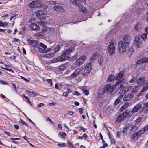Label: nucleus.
Returning a JSON list of instances; mask_svg holds the SVG:
<instances>
[{"instance_id":"1","label":"nucleus","mask_w":148,"mask_h":148,"mask_svg":"<svg viewBox=\"0 0 148 148\" xmlns=\"http://www.w3.org/2000/svg\"><path fill=\"white\" fill-rule=\"evenodd\" d=\"M119 90H121L118 93L119 97L115 101L114 104L115 105H117L121 102L122 97L125 95L126 92V90L123 88V86L122 84H120V87Z\"/></svg>"},{"instance_id":"2","label":"nucleus","mask_w":148,"mask_h":148,"mask_svg":"<svg viewBox=\"0 0 148 148\" xmlns=\"http://www.w3.org/2000/svg\"><path fill=\"white\" fill-rule=\"evenodd\" d=\"M72 51L71 49L68 48L63 51L61 55L58 57V60L60 62H62L65 60L68 57V55Z\"/></svg>"},{"instance_id":"3","label":"nucleus","mask_w":148,"mask_h":148,"mask_svg":"<svg viewBox=\"0 0 148 148\" xmlns=\"http://www.w3.org/2000/svg\"><path fill=\"white\" fill-rule=\"evenodd\" d=\"M118 50L120 53L125 52L126 50V45L125 43L121 41L118 42Z\"/></svg>"},{"instance_id":"4","label":"nucleus","mask_w":148,"mask_h":148,"mask_svg":"<svg viewBox=\"0 0 148 148\" xmlns=\"http://www.w3.org/2000/svg\"><path fill=\"white\" fill-rule=\"evenodd\" d=\"M92 66V63H89L86 64L83 69L82 71L83 73L85 76L88 75L91 71Z\"/></svg>"},{"instance_id":"5","label":"nucleus","mask_w":148,"mask_h":148,"mask_svg":"<svg viewBox=\"0 0 148 148\" xmlns=\"http://www.w3.org/2000/svg\"><path fill=\"white\" fill-rule=\"evenodd\" d=\"M34 18H32L30 21L28 23V25L34 31H38L39 30V26L34 23H32V21Z\"/></svg>"},{"instance_id":"6","label":"nucleus","mask_w":148,"mask_h":148,"mask_svg":"<svg viewBox=\"0 0 148 148\" xmlns=\"http://www.w3.org/2000/svg\"><path fill=\"white\" fill-rule=\"evenodd\" d=\"M107 49L108 52L110 55H112L114 54L115 52V47L112 41L109 43Z\"/></svg>"},{"instance_id":"7","label":"nucleus","mask_w":148,"mask_h":148,"mask_svg":"<svg viewBox=\"0 0 148 148\" xmlns=\"http://www.w3.org/2000/svg\"><path fill=\"white\" fill-rule=\"evenodd\" d=\"M42 2L39 0L34 1L31 2L29 6L31 8H38L41 5Z\"/></svg>"},{"instance_id":"8","label":"nucleus","mask_w":148,"mask_h":148,"mask_svg":"<svg viewBox=\"0 0 148 148\" xmlns=\"http://www.w3.org/2000/svg\"><path fill=\"white\" fill-rule=\"evenodd\" d=\"M105 88L107 90V93H110L114 91L115 87V85H112L110 84H107L105 86Z\"/></svg>"},{"instance_id":"9","label":"nucleus","mask_w":148,"mask_h":148,"mask_svg":"<svg viewBox=\"0 0 148 148\" xmlns=\"http://www.w3.org/2000/svg\"><path fill=\"white\" fill-rule=\"evenodd\" d=\"M142 42L140 38V36L139 35L136 36L135 38L134 44L138 48L140 47L141 45Z\"/></svg>"},{"instance_id":"10","label":"nucleus","mask_w":148,"mask_h":148,"mask_svg":"<svg viewBox=\"0 0 148 148\" xmlns=\"http://www.w3.org/2000/svg\"><path fill=\"white\" fill-rule=\"evenodd\" d=\"M36 14L38 18L40 19H44L45 18V14L42 10H38Z\"/></svg>"},{"instance_id":"11","label":"nucleus","mask_w":148,"mask_h":148,"mask_svg":"<svg viewBox=\"0 0 148 148\" xmlns=\"http://www.w3.org/2000/svg\"><path fill=\"white\" fill-rule=\"evenodd\" d=\"M142 106L141 104L140 103H139L137 104L136 105L132 108V112L133 114L136 112H137L138 110L142 108Z\"/></svg>"},{"instance_id":"12","label":"nucleus","mask_w":148,"mask_h":148,"mask_svg":"<svg viewBox=\"0 0 148 148\" xmlns=\"http://www.w3.org/2000/svg\"><path fill=\"white\" fill-rule=\"evenodd\" d=\"M122 114L124 118H125L126 117H130L133 114V113L131 111H129L128 110H126Z\"/></svg>"},{"instance_id":"13","label":"nucleus","mask_w":148,"mask_h":148,"mask_svg":"<svg viewBox=\"0 0 148 148\" xmlns=\"http://www.w3.org/2000/svg\"><path fill=\"white\" fill-rule=\"evenodd\" d=\"M133 97V95L131 94H129L125 95L123 98L124 101L130 100Z\"/></svg>"},{"instance_id":"14","label":"nucleus","mask_w":148,"mask_h":148,"mask_svg":"<svg viewBox=\"0 0 148 148\" xmlns=\"http://www.w3.org/2000/svg\"><path fill=\"white\" fill-rule=\"evenodd\" d=\"M28 42L29 44L31 45L33 47H37L38 42L30 39H28Z\"/></svg>"},{"instance_id":"15","label":"nucleus","mask_w":148,"mask_h":148,"mask_svg":"<svg viewBox=\"0 0 148 148\" xmlns=\"http://www.w3.org/2000/svg\"><path fill=\"white\" fill-rule=\"evenodd\" d=\"M145 81L144 77L139 78L137 80V83L138 86H141L143 85L145 82Z\"/></svg>"},{"instance_id":"16","label":"nucleus","mask_w":148,"mask_h":148,"mask_svg":"<svg viewBox=\"0 0 148 148\" xmlns=\"http://www.w3.org/2000/svg\"><path fill=\"white\" fill-rule=\"evenodd\" d=\"M130 39L131 37L130 35L128 34L125 35L123 38V41L125 42L127 45H128L129 43Z\"/></svg>"},{"instance_id":"17","label":"nucleus","mask_w":148,"mask_h":148,"mask_svg":"<svg viewBox=\"0 0 148 148\" xmlns=\"http://www.w3.org/2000/svg\"><path fill=\"white\" fill-rule=\"evenodd\" d=\"M142 24L141 23L138 22L134 26L135 30L136 31H139L142 29Z\"/></svg>"},{"instance_id":"18","label":"nucleus","mask_w":148,"mask_h":148,"mask_svg":"<svg viewBox=\"0 0 148 148\" xmlns=\"http://www.w3.org/2000/svg\"><path fill=\"white\" fill-rule=\"evenodd\" d=\"M81 3H80L79 4H78L77 6L78 7V9L79 11H81L84 13H85L86 12V9L84 6L80 5Z\"/></svg>"},{"instance_id":"19","label":"nucleus","mask_w":148,"mask_h":148,"mask_svg":"<svg viewBox=\"0 0 148 148\" xmlns=\"http://www.w3.org/2000/svg\"><path fill=\"white\" fill-rule=\"evenodd\" d=\"M54 9L56 11L60 12L64 11V9L61 6L56 5L54 6Z\"/></svg>"},{"instance_id":"20","label":"nucleus","mask_w":148,"mask_h":148,"mask_svg":"<svg viewBox=\"0 0 148 148\" xmlns=\"http://www.w3.org/2000/svg\"><path fill=\"white\" fill-rule=\"evenodd\" d=\"M79 73L76 71H75L74 72L72 73L70 76V79H72L74 78V77H77Z\"/></svg>"},{"instance_id":"21","label":"nucleus","mask_w":148,"mask_h":148,"mask_svg":"<svg viewBox=\"0 0 148 148\" xmlns=\"http://www.w3.org/2000/svg\"><path fill=\"white\" fill-rule=\"evenodd\" d=\"M125 118L122 114L119 115L117 117L116 121L118 123H120L122 120L125 119Z\"/></svg>"},{"instance_id":"22","label":"nucleus","mask_w":148,"mask_h":148,"mask_svg":"<svg viewBox=\"0 0 148 148\" xmlns=\"http://www.w3.org/2000/svg\"><path fill=\"white\" fill-rule=\"evenodd\" d=\"M26 92L27 93L29 94V96L31 97H35L38 95L37 93L28 90L26 91Z\"/></svg>"},{"instance_id":"23","label":"nucleus","mask_w":148,"mask_h":148,"mask_svg":"<svg viewBox=\"0 0 148 148\" xmlns=\"http://www.w3.org/2000/svg\"><path fill=\"white\" fill-rule=\"evenodd\" d=\"M123 76V73L120 72L115 77V79L117 80H120Z\"/></svg>"},{"instance_id":"24","label":"nucleus","mask_w":148,"mask_h":148,"mask_svg":"<svg viewBox=\"0 0 148 148\" xmlns=\"http://www.w3.org/2000/svg\"><path fill=\"white\" fill-rule=\"evenodd\" d=\"M129 105V103L127 102L125 103L123 105V106L121 107L120 110L121 111H123Z\"/></svg>"},{"instance_id":"25","label":"nucleus","mask_w":148,"mask_h":148,"mask_svg":"<svg viewBox=\"0 0 148 148\" xmlns=\"http://www.w3.org/2000/svg\"><path fill=\"white\" fill-rule=\"evenodd\" d=\"M133 48L131 47L128 48L127 53L129 56H131L133 52Z\"/></svg>"},{"instance_id":"26","label":"nucleus","mask_w":148,"mask_h":148,"mask_svg":"<svg viewBox=\"0 0 148 148\" xmlns=\"http://www.w3.org/2000/svg\"><path fill=\"white\" fill-rule=\"evenodd\" d=\"M70 1L72 3L77 6L82 3V1L80 0H70Z\"/></svg>"},{"instance_id":"27","label":"nucleus","mask_w":148,"mask_h":148,"mask_svg":"<svg viewBox=\"0 0 148 148\" xmlns=\"http://www.w3.org/2000/svg\"><path fill=\"white\" fill-rule=\"evenodd\" d=\"M132 140H134L135 139H137L140 137L137 132L132 134Z\"/></svg>"},{"instance_id":"28","label":"nucleus","mask_w":148,"mask_h":148,"mask_svg":"<svg viewBox=\"0 0 148 148\" xmlns=\"http://www.w3.org/2000/svg\"><path fill=\"white\" fill-rule=\"evenodd\" d=\"M59 136L61 138L64 139L65 138V137L67 136V134L65 132H62L59 133Z\"/></svg>"},{"instance_id":"29","label":"nucleus","mask_w":148,"mask_h":148,"mask_svg":"<svg viewBox=\"0 0 148 148\" xmlns=\"http://www.w3.org/2000/svg\"><path fill=\"white\" fill-rule=\"evenodd\" d=\"M84 62L80 58H78L77 60L75 62V64L77 65H81Z\"/></svg>"},{"instance_id":"30","label":"nucleus","mask_w":148,"mask_h":148,"mask_svg":"<svg viewBox=\"0 0 148 148\" xmlns=\"http://www.w3.org/2000/svg\"><path fill=\"white\" fill-rule=\"evenodd\" d=\"M67 143L68 146L70 148H76L69 140L67 141Z\"/></svg>"},{"instance_id":"31","label":"nucleus","mask_w":148,"mask_h":148,"mask_svg":"<svg viewBox=\"0 0 148 148\" xmlns=\"http://www.w3.org/2000/svg\"><path fill=\"white\" fill-rule=\"evenodd\" d=\"M66 68V64H63L60 65L59 67V70L60 71H63Z\"/></svg>"},{"instance_id":"32","label":"nucleus","mask_w":148,"mask_h":148,"mask_svg":"<svg viewBox=\"0 0 148 148\" xmlns=\"http://www.w3.org/2000/svg\"><path fill=\"white\" fill-rule=\"evenodd\" d=\"M147 107H145V105H144V106L142 107L141 109L140 110V112H142L143 111H144V113H147L148 111Z\"/></svg>"},{"instance_id":"33","label":"nucleus","mask_w":148,"mask_h":148,"mask_svg":"<svg viewBox=\"0 0 148 148\" xmlns=\"http://www.w3.org/2000/svg\"><path fill=\"white\" fill-rule=\"evenodd\" d=\"M7 25L8 23L6 22L3 23L2 21H0V26L5 27Z\"/></svg>"},{"instance_id":"34","label":"nucleus","mask_w":148,"mask_h":148,"mask_svg":"<svg viewBox=\"0 0 148 148\" xmlns=\"http://www.w3.org/2000/svg\"><path fill=\"white\" fill-rule=\"evenodd\" d=\"M35 36L37 38L40 39L42 37V35L40 33H38L35 34Z\"/></svg>"},{"instance_id":"35","label":"nucleus","mask_w":148,"mask_h":148,"mask_svg":"<svg viewBox=\"0 0 148 148\" xmlns=\"http://www.w3.org/2000/svg\"><path fill=\"white\" fill-rule=\"evenodd\" d=\"M103 61V57L100 56V59H99L98 60V62L100 65H101Z\"/></svg>"},{"instance_id":"36","label":"nucleus","mask_w":148,"mask_h":148,"mask_svg":"<svg viewBox=\"0 0 148 148\" xmlns=\"http://www.w3.org/2000/svg\"><path fill=\"white\" fill-rule=\"evenodd\" d=\"M137 132L140 137L143 134H144L145 132L143 130L141 129Z\"/></svg>"},{"instance_id":"37","label":"nucleus","mask_w":148,"mask_h":148,"mask_svg":"<svg viewBox=\"0 0 148 148\" xmlns=\"http://www.w3.org/2000/svg\"><path fill=\"white\" fill-rule=\"evenodd\" d=\"M82 90L83 92L84 93L85 95H87L89 94V91L87 89H84L83 87H82Z\"/></svg>"},{"instance_id":"38","label":"nucleus","mask_w":148,"mask_h":148,"mask_svg":"<svg viewBox=\"0 0 148 148\" xmlns=\"http://www.w3.org/2000/svg\"><path fill=\"white\" fill-rule=\"evenodd\" d=\"M122 81L121 80H118V81L115 83V85H114L115 86V87H116V86H117L120 84H120H122L123 85V88L124 89V86H123V84H120L121 83H122ZM120 87V86L119 87ZM124 89L125 90V89Z\"/></svg>"},{"instance_id":"39","label":"nucleus","mask_w":148,"mask_h":148,"mask_svg":"<svg viewBox=\"0 0 148 148\" xmlns=\"http://www.w3.org/2000/svg\"><path fill=\"white\" fill-rule=\"evenodd\" d=\"M147 33H145L141 35V37L142 38L143 40L146 39L147 38Z\"/></svg>"},{"instance_id":"40","label":"nucleus","mask_w":148,"mask_h":148,"mask_svg":"<svg viewBox=\"0 0 148 148\" xmlns=\"http://www.w3.org/2000/svg\"><path fill=\"white\" fill-rule=\"evenodd\" d=\"M58 145L60 147H66V143H64L58 144Z\"/></svg>"},{"instance_id":"41","label":"nucleus","mask_w":148,"mask_h":148,"mask_svg":"<svg viewBox=\"0 0 148 148\" xmlns=\"http://www.w3.org/2000/svg\"><path fill=\"white\" fill-rule=\"evenodd\" d=\"M141 118L140 117H139L135 120V123L136 124L138 123L141 121Z\"/></svg>"},{"instance_id":"42","label":"nucleus","mask_w":148,"mask_h":148,"mask_svg":"<svg viewBox=\"0 0 148 148\" xmlns=\"http://www.w3.org/2000/svg\"><path fill=\"white\" fill-rule=\"evenodd\" d=\"M39 24H40L42 26H45V25L46 24V22L43 21H39Z\"/></svg>"},{"instance_id":"43","label":"nucleus","mask_w":148,"mask_h":148,"mask_svg":"<svg viewBox=\"0 0 148 148\" xmlns=\"http://www.w3.org/2000/svg\"><path fill=\"white\" fill-rule=\"evenodd\" d=\"M142 63H143V61L142 59V58L139 59L137 61V64H141Z\"/></svg>"},{"instance_id":"44","label":"nucleus","mask_w":148,"mask_h":148,"mask_svg":"<svg viewBox=\"0 0 148 148\" xmlns=\"http://www.w3.org/2000/svg\"><path fill=\"white\" fill-rule=\"evenodd\" d=\"M97 55V53H95L92 55L90 58V60H92L95 59L96 58Z\"/></svg>"},{"instance_id":"45","label":"nucleus","mask_w":148,"mask_h":148,"mask_svg":"<svg viewBox=\"0 0 148 148\" xmlns=\"http://www.w3.org/2000/svg\"><path fill=\"white\" fill-rule=\"evenodd\" d=\"M142 59L143 61V62L146 63L148 62V58L145 57L142 58Z\"/></svg>"},{"instance_id":"46","label":"nucleus","mask_w":148,"mask_h":148,"mask_svg":"<svg viewBox=\"0 0 148 148\" xmlns=\"http://www.w3.org/2000/svg\"><path fill=\"white\" fill-rule=\"evenodd\" d=\"M60 49V47L59 45H57L56 47L54 48V51L55 52L58 51Z\"/></svg>"},{"instance_id":"47","label":"nucleus","mask_w":148,"mask_h":148,"mask_svg":"<svg viewBox=\"0 0 148 148\" xmlns=\"http://www.w3.org/2000/svg\"><path fill=\"white\" fill-rule=\"evenodd\" d=\"M128 126H126V127H125L123 128V129L122 130V133L123 134H125L126 132L127 131V130L128 129Z\"/></svg>"},{"instance_id":"48","label":"nucleus","mask_w":148,"mask_h":148,"mask_svg":"<svg viewBox=\"0 0 148 148\" xmlns=\"http://www.w3.org/2000/svg\"><path fill=\"white\" fill-rule=\"evenodd\" d=\"M19 122L20 123H22L23 125H25L26 126H27V124L26 123V122L24 121L23 119H21L19 121Z\"/></svg>"},{"instance_id":"49","label":"nucleus","mask_w":148,"mask_h":148,"mask_svg":"<svg viewBox=\"0 0 148 148\" xmlns=\"http://www.w3.org/2000/svg\"><path fill=\"white\" fill-rule=\"evenodd\" d=\"M46 81L51 86H52V80L50 79H46Z\"/></svg>"},{"instance_id":"50","label":"nucleus","mask_w":148,"mask_h":148,"mask_svg":"<svg viewBox=\"0 0 148 148\" xmlns=\"http://www.w3.org/2000/svg\"><path fill=\"white\" fill-rule=\"evenodd\" d=\"M1 68L3 69H5L6 70H7L8 71H11L12 72H14V71L11 69H9V68H3V67H1Z\"/></svg>"},{"instance_id":"51","label":"nucleus","mask_w":148,"mask_h":148,"mask_svg":"<svg viewBox=\"0 0 148 148\" xmlns=\"http://www.w3.org/2000/svg\"><path fill=\"white\" fill-rule=\"evenodd\" d=\"M40 45L41 47L44 48V49L46 48L47 47L46 45L42 43H40Z\"/></svg>"},{"instance_id":"52","label":"nucleus","mask_w":148,"mask_h":148,"mask_svg":"<svg viewBox=\"0 0 148 148\" xmlns=\"http://www.w3.org/2000/svg\"><path fill=\"white\" fill-rule=\"evenodd\" d=\"M82 137L85 140H86L88 138V136L86 134H84L82 136Z\"/></svg>"},{"instance_id":"53","label":"nucleus","mask_w":148,"mask_h":148,"mask_svg":"<svg viewBox=\"0 0 148 148\" xmlns=\"http://www.w3.org/2000/svg\"><path fill=\"white\" fill-rule=\"evenodd\" d=\"M49 4L51 5H54L56 4V2L55 1H49L48 2Z\"/></svg>"},{"instance_id":"54","label":"nucleus","mask_w":148,"mask_h":148,"mask_svg":"<svg viewBox=\"0 0 148 148\" xmlns=\"http://www.w3.org/2000/svg\"><path fill=\"white\" fill-rule=\"evenodd\" d=\"M101 90H99L100 92L104 94L106 92H107V90L105 88V86L103 88V90H102L101 91Z\"/></svg>"},{"instance_id":"55","label":"nucleus","mask_w":148,"mask_h":148,"mask_svg":"<svg viewBox=\"0 0 148 148\" xmlns=\"http://www.w3.org/2000/svg\"><path fill=\"white\" fill-rule=\"evenodd\" d=\"M121 134V132L118 131L117 132V133L116 134V137L118 138H120V135Z\"/></svg>"},{"instance_id":"56","label":"nucleus","mask_w":148,"mask_h":148,"mask_svg":"<svg viewBox=\"0 0 148 148\" xmlns=\"http://www.w3.org/2000/svg\"><path fill=\"white\" fill-rule=\"evenodd\" d=\"M45 56L47 58H50L52 56V54L51 53H48L45 54Z\"/></svg>"},{"instance_id":"57","label":"nucleus","mask_w":148,"mask_h":148,"mask_svg":"<svg viewBox=\"0 0 148 148\" xmlns=\"http://www.w3.org/2000/svg\"><path fill=\"white\" fill-rule=\"evenodd\" d=\"M147 89H148V88H147V87L146 86V85H145V86H144L142 88L141 90V92H144Z\"/></svg>"},{"instance_id":"58","label":"nucleus","mask_w":148,"mask_h":148,"mask_svg":"<svg viewBox=\"0 0 148 148\" xmlns=\"http://www.w3.org/2000/svg\"><path fill=\"white\" fill-rule=\"evenodd\" d=\"M84 109L82 108H79L78 109V110L79 112L81 114H82L83 113Z\"/></svg>"},{"instance_id":"59","label":"nucleus","mask_w":148,"mask_h":148,"mask_svg":"<svg viewBox=\"0 0 148 148\" xmlns=\"http://www.w3.org/2000/svg\"><path fill=\"white\" fill-rule=\"evenodd\" d=\"M113 80L112 77L111 75L110 76L108 79V82H110Z\"/></svg>"},{"instance_id":"60","label":"nucleus","mask_w":148,"mask_h":148,"mask_svg":"<svg viewBox=\"0 0 148 148\" xmlns=\"http://www.w3.org/2000/svg\"><path fill=\"white\" fill-rule=\"evenodd\" d=\"M37 106L38 107L40 108L44 106V104L43 103H40L38 104Z\"/></svg>"},{"instance_id":"61","label":"nucleus","mask_w":148,"mask_h":148,"mask_svg":"<svg viewBox=\"0 0 148 148\" xmlns=\"http://www.w3.org/2000/svg\"><path fill=\"white\" fill-rule=\"evenodd\" d=\"M0 83L3 84H8L7 82H6L3 81L2 80H0Z\"/></svg>"},{"instance_id":"62","label":"nucleus","mask_w":148,"mask_h":148,"mask_svg":"<svg viewBox=\"0 0 148 148\" xmlns=\"http://www.w3.org/2000/svg\"><path fill=\"white\" fill-rule=\"evenodd\" d=\"M25 99L27 100V102L28 103H29V104H30L31 105H32V104L31 102V101H30L29 99V98L28 97H25Z\"/></svg>"},{"instance_id":"63","label":"nucleus","mask_w":148,"mask_h":148,"mask_svg":"<svg viewBox=\"0 0 148 148\" xmlns=\"http://www.w3.org/2000/svg\"><path fill=\"white\" fill-rule=\"evenodd\" d=\"M82 60H83V61L84 62V60L86 59V57L84 56H81V58H80Z\"/></svg>"},{"instance_id":"64","label":"nucleus","mask_w":148,"mask_h":148,"mask_svg":"<svg viewBox=\"0 0 148 148\" xmlns=\"http://www.w3.org/2000/svg\"><path fill=\"white\" fill-rule=\"evenodd\" d=\"M148 130V125L145 127H144L143 130L144 132Z\"/></svg>"}]
</instances>
